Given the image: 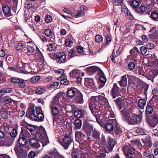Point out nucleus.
I'll return each mask as SVG.
<instances>
[{"label": "nucleus", "instance_id": "nucleus-13", "mask_svg": "<svg viewBox=\"0 0 158 158\" xmlns=\"http://www.w3.org/2000/svg\"><path fill=\"white\" fill-rule=\"evenodd\" d=\"M139 53V51L136 47H134L130 51V53L131 56L132 60L134 62H137L136 57L138 56V53Z\"/></svg>", "mask_w": 158, "mask_h": 158}, {"label": "nucleus", "instance_id": "nucleus-12", "mask_svg": "<svg viewBox=\"0 0 158 158\" xmlns=\"http://www.w3.org/2000/svg\"><path fill=\"white\" fill-rule=\"evenodd\" d=\"M41 112L42 111L40 107H36L35 110L36 114L35 116L36 118H35L34 119H33L32 120L37 121H43L44 116L43 114L41 113Z\"/></svg>", "mask_w": 158, "mask_h": 158}, {"label": "nucleus", "instance_id": "nucleus-45", "mask_svg": "<svg viewBox=\"0 0 158 158\" xmlns=\"http://www.w3.org/2000/svg\"><path fill=\"white\" fill-rule=\"evenodd\" d=\"M75 94V91L72 89H68L67 91V95L70 97H72Z\"/></svg>", "mask_w": 158, "mask_h": 158}, {"label": "nucleus", "instance_id": "nucleus-14", "mask_svg": "<svg viewBox=\"0 0 158 158\" xmlns=\"http://www.w3.org/2000/svg\"><path fill=\"white\" fill-rule=\"evenodd\" d=\"M152 64V72L154 76H152L151 78L149 79L150 80L151 78H153L155 76H156L158 74V60H156L154 61Z\"/></svg>", "mask_w": 158, "mask_h": 158}, {"label": "nucleus", "instance_id": "nucleus-5", "mask_svg": "<svg viewBox=\"0 0 158 158\" xmlns=\"http://www.w3.org/2000/svg\"><path fill=\"white\" fill-rule=\"evenodd\" d=\"M147 121L150 126L154 127L158 124V111L154 113L151 119L147 117Z\"/></svg>", "mask_w": 158, "mask_h": 158}, {"label": "nucleus", "instance_id": "nucleus-26", "mask_svg": "<svg viewBox=\"0 0 158 158\" xmlns=\"http://www.w3.org/2000/svg\"><path fill=\"white\" fill-rule=\"evenodd\" d=\"M102 75L100 76L99 78L100 82L99 86L100 88L102 87L104 85L106 81V78L102 71Z\"/></svg>", "mask_w": 158, "mask_h": 158}, {"label": "nucleus", "instance_id": "nucleus-41", "mask_svg": "<svg viewBox=\"0 0 158 158\" xmlns=\"http://www.w3.org/2000/svg\"><path fill=\"white\" fill-rule=\"evenodd\" d=\"M1 116L4 119L6 118L8 116V114L4 108H2L0 111Z\"/></svg>", "mask_w": 158, "mask_h": 158}, {"label": "nucleus", "instance_id": "nucleus-64", "mask_svg": "<svg viewBox=\"0 0 158 158\" xmlns=\"http://www.w3.org/2000/svg\"><path fill=\"white\" fill-rule=\"evenodd\" d=\"M56 48L55 45L52 44H50L48 46V49L50 51L54 50Z\"/></svg>", "mask_w": 158, "mask_h": 158}, {"label": "nucleus", "instance_id": "nucleus-55", "mask_svg": "<svg viewBox=\"0 0 158 158\" xmlns=\"http://www.w3.org/2000/svg\"><path fill=\"white\" fill-rule=\"evenodd\" d=\"M45 91V90L43 88L39 87L35 89V91L36 94H41L43 93Z\"/></svg>", "mask_w": 158, "mask_h": 158}, {"label": "nucleus", "instance_id": "nucleus-2", "mask_svg": "<svg viewBox=\"0 0 158 158\" xmlns=\"http://www.w3.org/2000/svg\"><path fill=\"white\" fill-rule=\"evenodd\" d=\"M96 100V102L99 104L103 105L106 108L110 107L107 99L105 97L101 95L96 96H93L90 98V101L91 100Z\"/></svg>", "mask_w": 158, "mask_h": 158}, {"label": "nucleus", "instance_id": "nucleus-22", "mask_svg": "<svg viewBox=\"0 0 158 158\" xmlns=\"http://www.w3.org/2000/svg\"><path fill=\"white\" fill-rule=\"evenodd\" d=\"M122 11L125 13L127 18L130 19H132L133 18V17L131 15V12L125 6H122Z\"/></svg>", "mask_w": 158, "mask_h": 158}, {"label": "nucleus", "instance_id": "nucleus-48", "mask_svg": "<svg viewBox=\"0 0 158 158\" xmlns=\"http://www.w3.org/2000/svg\"><path fill=\"white\" fill-rule=\"evenodd\" d=\"M106 153H107V150L104 148H102L100 149V153L101 155V157H105L106 156Z\"/></svg>", "mask_w": 158, "mask_h": 158}, {"label": "nucleus", "instance_id": "nucleus-25", "mask_svg": "<svg viewBox=\"0 0 158 158\" xmlns=\"http://www.w3.org/2000/svg\"><path fill=\"white\" fill-rule=\"evenodd\" d=\"M105 111L106 117L109 118H114V114L110 108L106 109Z\"/></svg>", "mask_w": 158, "mask_h": 158}, {"label": "nucleus", "instance_id": "nucleus-60", "mask_svg": "<svg viewBox=\"0 0 158 158\" xmlns=\"http://www.w3.org/2000/svg\"><path fill=\"white\" fill-rule=\"evenodd\" d=\"M130 125H134V121L133 118V115L129 118L126 121Z\"/></svg>", "mask_w": 158, "mask_h": 158}, {"label": "nucleus", "instance_id": "nucleus-32", "mask_svg": "<svg viewBox=\"0 0 158 158\" xmlns=\"http://www.w3.org/2000/svg\"><path fill=\"white\" fill-rule=\"evenodd\" d=\"M146 104V101L143 99H141L138 102V106L141 109H143Z\"/></svg>", "mask_w": 158, "mask_h": 158}, {"label": "nucleus", "instance_id": "nucleus-20", "mask_svg": "<svg viewBox=\"0 0 158 158\" xmlns=\"http://www.w3.org/2000/svg\"><path fill=\"white\" fill-rule=\"evenodd\" d=\"M112 95L113 98L118 96L119 94V89L116 84H114L111 90Z\"/></svg>", "mask_w": 158, "mask_h": 158}, {"label": "nucleus", "instance_id": "nucleus-9", "mask_svg": "<svg viewBox=\"0 0 158 158\" xmlns=\"http://www.w3.org/2000/svg\"><path fill=\"white\" fill-rule=\"evenodd\" d=\"M154 102L152 100H150L148 102L145 110L146 118L147 117L149 118V115L151 114L153 112V109L155 108Z\"/></svg>", "mask_w": 158, "mask_h": 158}, {"label": "nucleus", "instance_id": "nucleus-62", "mask_svg": "<svg viewBox=\"0 0 158 158\" xmlns=\"http://www.w3.org/2000/svg\"><path fill=\"white\" fill-rule=\"evenodd\" d=\"M147 48L144 46H142L140 48V51L141 53L144 55L147 53Z\"/></svg>", "mask_w": 158, "mask_h": 158}, {"label": "nucleus", "instance_id": "nucleus-34", "mask_svg": "<svg viewBox=\"0 0 158 158\" xmlns=\"http://www.w3.org/2000/svg\"><path fill=\"white\" fill-rule=\"evenodd\" d=\"M64 77H65V76L63 75L60 76V78L61 79L60 81V83L62 85H68L69 83V81L67 79H66Z\"/></svg>", "mask_w": 158, "mask_h": 158}, {"label": "nucleus", "instance_id": "nucleus-51", "mask_svg": "<svg viewBox=\"0 0 158 158\" xmlns=\"http://www.w3.org/2000/svg\"><path fill=\"white\" fill-rule=\"evenodd\" d=\"M40 79V77L39 76H34L31 79L30 81L31 83H35L38 81Z\"/></svg>", "mask_w": 158, "mask_h": 158}, {"label": "nucleus", "instance_id": "nucleus-19", "mask_svg": "<svg viewBox=\"0 0 158 158\" xmlns=\"http://www.w3.org/2000/svg\"><path fill=\"white\" fill-rule=\"evenodd\" d=\"M73 102L78 104H82L83 103L84 100L83 98V95L80 93L77 94V95L73 100Z\"/></svg>", "mask_w": 158, "mask_h": 158}, {"label": "nucleus", "instance_id": "nucleus-15", "mask_svg": "<svg viewBox=\"0 0 158 158\" xmlns=\"http://www.w3.org/2000/svg\"><path fill=\"white\" fill-rule=\"evenodd\" d=\"M121 113L122 115L123 119L124 120L126 121L130 116L131 111L129 109L124 108L121 111Z\"/></svg>", "mask_w": 158, "mask_h": 158}, {"label": "nucleus", "instance_id": "nucleus-53", "mask_svg": "<svg viewBox=\"0 0 158 158\" xmlns=\"http://www.w3.org/2000/svg\"><path fill=\"white\" fill-rule=\"evenodd\" d=\"M76 51L74 50L71 49L68 52V55L70 57H73L76 55Z\"/></svg>", "mask_w": 158, "mask_h": 158}, {"label": "nucleus", "instance_id": "nucleus-44", "mask_svg": "<svg viewBox=\"0 0 158 158\" xmlns=\"http://www.w3.org/2000/svg\"><path fill=\"white\" fill-rule=\"evenodd\" d=\"M78 70L77 69H74L70 72V76L73 78H77L78 75Z\"/></svg>", "mask_w": 158, "mask_h": 158}, {"label": "nucleus", "instance_id": "nucleus-27", "mask_svg": "<svg viewBox=\"0 0 158 158\" xmlns=\"http://www.w3.org/2000/svg\"><path fill=\"white\" fill-rule=\"evenodd\" d=\"M83 129L86 131L91 132L93 130V127L89 123L85 122L84 123Z\"/></svg>", "mask_w": 158, "mask_h": 158}, {"label": "nucleus", "instance_id": "nucleus-43", "mask_svg": "<svg viewBox=\"0 0 158 158\" xmlns=\"http://www.w3.org/2000/svg\"><path fill=\"white\" fill-rule=\"evenodd\" d=\"M141 117L140 116L137 115L135 114H133L134 125L139 123L141 122Z\"/></svg>", "mask_w": 158, "mask_h": 158}, {"label": "nucleus", "instance_id": "nucleus-16", "mask_svg": "<svg viewBox=\"0 0 158 158\" xmlns=\"http://www.w3.org/2000/svg\"><path fill=\"white\" fill-rule=\"evenodd\" d=\"M14 149L17 156L19 154H23V156H26V154H27L26 150L19 145H16Z\"/></svg>", "mask_w": 158, "mask_h": 158}, {"label": "nucleus", "instance_id": "nucleus-10", "mask_svg": "<svg viewBox=\"0 0 158 158\" xmlns=\"http://www.w3.org/2000/svg\"><path fill=\"white\" fill-rule=\"evenodd\" d=\"M36 114L35 106L33 104L30 105L26 113V116L31 119L33 120L35 118V115Z\"/></svg>", "mask_w": 158, "mask_h": 158}, {"label": "nucleus", "instance_id": "nucleus-11", "mask_svg": "<svg viewBox=\"0 0 158 158\" xmlns=\"http://www.w3.org/2000/svg\"><path fill=\"white\" fill-rule=\"evenodd\" d=\"M56 55V61L59 64H63L66 63L67 60L65 53L63 52H60Z\"/></svg>", "mask_w": 158, "mask_h": 158}, {"label": "nucleus", "instance_id": "nucleus-42", "mask_svg": "<svg viewBox=\"0 0 158 158\" xmlns=\"http://www.w3.org/2000/svg\"><path fill=\"white\" fill-rule=\"evenodd\" d=\"M150 17L154 20L158 21V13L156 11L152 12Z\"/></svg>", "mask_w": 158, "mask_h": 158}, {"label": "nucleus", "instance_id": "nucleus-36", "mask_svg": "<svg viewBox=\"0 0 158 158\" xmlns=\"http://www.w3.org/2000/svg\"><path fill=\"white\" fill-rule=\"evenodd\" d=\"M92 136L93 138L96 139V141L99 140L100 137L99 133L95 129L93 131Z\"/></svg>", "mask_w": 158, "mask_h": 158}, {"label": "nucleus", "instance_id": "nucleus-31", "mask_svg": "<svg viewBox=\"0 0 158 158\" xmlns=\"http://www.w3.org/2000/svg\"><path fill=\"white\" fill-rule=\"evenodd\" d=\"M76 137H77L81 140H85L86 138V136L80 131H76L75 132Z\"/></svg>", "mask_w": 158, "mask_h": 158}, {"label": "nucleus", "instance_id": "nucleus-29", "mask_svg": "<svg viewBox=\"0 0 158 158\" xmlns=\"http://www.w3.org/2000/svg\"><path fill=\"white\" fill-rule=\"evenodd\" d=\"M3 12L6 16H10L12 15L10 9L8 6H6L3 7Z\"/></svg>", "mask_w": 158, "mask_h": 158}, {"label": "nucleus", "instance_id": "nucleus-7", "mask_svg": "<svg viewBox=\"0 0 158 158\" xmlns=\"http://www.w3.org/2000/svg\"><path fill=\"white\" fill-rule=\"evenodd\" d=\"M117 126V123L116 119L110 120L106 123L105 126V129L106 131H111L113 130L114 127Z\"/></svg>", "mask_w": 158, "mask_h": 158}, {"label": "nucleus", "instance_id": "nucleus-8", "mask_svg": "<svg viewBox=\"0 0 158 158\" xmlns=\"http://www.w3.org/2000/svg\"><path fill=\"white\" fill-rule=\"evenodd\" d=\"M73 139L69 136L65 135L60 142L65 149H67L69 145L72 142Z\"/></svg>", "mask_w": 158, "mask_h": 158}, {"label": "nucleus", "instance_id": "nucleus-3", "mask_svg": "<svg viewBox=\"0 0 158 158\" xmlns=\"http://www.w3.org/2000/svg\"><path fill=\"white\" fill-rule=\"evenodd\" d=\"M90 98L89 99V108L92 111V113L94 114V116L96 118V120L97 122L99 124L100 122H99V120L98 119V115L96 114H94V112H93V111L94 110H98L99 109H100V107L99 106L97 105H96L95 103V102H96V100H91V101H90Z\"/></svg>", "mask_w": 158, "mask_h": 158}, {"label": "nucleus", "instance_id": "nucleus-21", "mask_svg": "<svg viewBox=\"0 0 158 158\" xmlns=\"http://www.w3.org/2000/svg\"><path fill=\"white\" fill-rule=\"evenodd\" d=\"M19 136L25 138L26 139L30 138L31 137L30 133L25 129H22Z\"/></svg>", "mask_w": 158, "mask_h": 158}, {"label": "nucleus", "instance_id": "nucleus-28", "mask_svg": "<svg viewBox=\"0 0 158 158\" xmlns=\"http://www.w3.org/2000/svg\"><path fill=\"white\" fill-rule=\"evenodd\" d=\"M127 79L126 75L121 77V80L118 81V83L121 87H125L127 84Z\"/></svg>", "mask_w": 158, "mask_h": 158}, {"label": "nucleus", "instance_id": "nucleus-59", "mask_svg": "<svg viewBox=\"0 0 158 158\" xmlns=\"http://www.w3.org/2000/svg\"><path fill=\"white\" fill-rule=\"evenodd\" d=\"M24 80L21 79L20 81L18 83V86L19 87L21 88H24L25 86V83L24 82Z\"/></svg>", "mask_w": 158, "mask_h": 158}, {"label": "nucleus", "instance_id": "nucleus-33", "mask_svg": "<svg viewBox=\"0 0 158 158\" xmlns=\"http://www.w3.org/2000/svg\"><path fill=\"white\" fill-rule=\"evenodd\" d=\"M50 107L53 115H56L58 114L59 110L57 107L52 105H51Z\"/></svg>", "mask_w": 158, "mask_h": 158}, {"label": "nucleus", "instance_id": "nucleus-61", "mask_svg": "<svg viewBox=\"0 0 158 158\" xmlns=\"http://www.w3.org/2000/svg\"><path fill=\"white\" fill-rule=\"evenodd\" d=\"M44 33L46 36L50 37L52 35V32L50 29H47L45 30Z\"/></svg>", "mask_w": 158, "mask_h": 158}, {"label": "nucleus", "instance_id": "nucleus-35", "mask_svg": "<svg viewBox=\"0 0 158 158\" xmlns=\"http://www.w3.org/2000/svg\"><path fill=\"white\" fill-rule=\"evenodd\" d=\"M35 56L36 58L39 61H42L44 59L42 54L40 51L36 52L35 54Z\"/></svg>", "mask_w": 158, "mask_h": 158}, {"label": "nucleus", "instance_id": "nucleus-17", "mask_svg": "<svg viewBox=\"0 0 158 158\" xmlns=\"http://www.w3.org/2000/svg\"><path fill=\"white\" fill-rule=\"evenodd\" d=\"M14 140V138L7 137L2 141L1 144L3 146H10Z\"/></svg>", "mask_w": 158, "mask_h": 158}, {"label": "nucleus", "instance_id": "nucleus-50", "mask_svg": "<svg viewBox=\"0 0 158 158\" xmlns=\"http://www.w3.org/2000/svg\"><path fill=\"white\" fill-rule=\"evenodd\" d=\"M115 102L119 108V110H121L123 106V103L122 100L121 98H119L115 100Z\"/></svg>", "mask_w": 158, "mask_h": 158}, {"label": "nucleus", "instance_id": "nucleus-4", "mask_svg": "<svg viewBox=\"0 0 158 158\" xmlns=\"http://www.w3.org/2000/svg\"><path fill=\"white\" fill-rule=\"evenodd\" d=\"M123 149L126 158H132L135 151L134 149L129 145H125Z\"/></svg>", "mask_w": 158, "mask_h": 158}, {"label": "nucleus", "instance_id": "nucleus-23", "mask_svg": "<svg viewBox=\"0 0 158 158\" xmlns=\"http://www.w3.org/2000/svg\"><path fill=\"white\" fill-rule=\"evenodd\" d=\"M35 46L33 43L32 42L27 43V48L28 53H33L35 51Z\"/></svg>", "mask_w": 158, "mask_h": 158}, {"label": "nucleus", "instance_id": "nucleus-46", "mask_svg": "<svg viewBox=\"0 0 158 158\" xmlns=\"http://www.w3.org/2000/svg\"><path fill=\"white\" fill-rule=\"evenodd\" d=\"M74 115L77 118H83L84 116L83 114L79 110H76L74 113Z\"/></svg>", "mask_w": 158, "mask_h": 158}, {"label": "nucleus", "instance_id": "nucleus-49", "mask_svg": "<svg viewBox=\"0 0 158 158\" xmlns=\"http://www.w3.org/2000/svg\"><path fill=\"white\" fill-rule=\"evenodd\" d=\"M24 92L27 94H30L33 93L34 90L31 88L27 87L24 89Z\"/></svg>", "mask_w": 158, "mask_h": 158}, {"label": "nucleus", "instance_id": "nucleus-37", "mask_svg": "<svg viewBox=\"0 0 158 158\" xmlns=\"http://www.w3.org/2000/svg\"><path fill=\"white\" fill-rule=\"evenodd\" d=\"M74 124L75 128L76 129H80L82 125L81 121L79 119L75 120L74 122Z\"/></svg>", "mask_w": 158, "mask_h": 158}, {"label": "nucleus", "instance_id": "nucleus-54", "mask_svg": "<svg viewBox=\"0 0 158 158\" xmlns=\"http://www.w3.org/2000/svg\"><path fill=\"white\" fill-rule=\"evenodd\" d=\"M139 5V2L137 0L133 1L131 3V6L134 8H137Z\"/></svg>", "mask_w": 158, "mask_h": 158}, {"label": "nucleus", "instance_id": "nucleus-38", "mask_svg": "<svg viewBox=\"0 0 158 158\" xmlns=\"http://www.w3.org/2000/svg\"><path fill=\"white\" fill-rule=\"evenodd\" d=\"M59 83L57 82H54L51 84H48L47 85V88L49 89H55L58 87Z\"/></svg>", "mask_w": 158, "mask_h": 158}, {"label": "nucleus", "instance_id": "nucleus-6", "mask_svg": "<svg viewBox=\"0 0 158 158\" xmlns=\"http://www.w3.org/2000/svg\"><path fill=\"white\" fill-rule=\"evenodd\" d=\"M64 94L62 92H60L57 94L53 98L51 105L54 106L56 105L58 106L61 108H63L64 105L59 103V100H60L61 99L64 98Z\"/></svg>", "mask_w": 158, "mask_h": 158}, {"label": "nucleus", "instance_id": "nucleus-52", "mask_svg": "<svg viewBox=\"0 0 158 158\" xmlns=\"http://www.w3.org/2000/svg\"><path fill=\"white\" fill-rule=\"evenodd\" d=\"M10 134L11 137V138H14L17 135V131L15 129H12L10 131Z\"/></svg>", "mask_w": 158, "mask_h": 158}, {"label": "nucleus", "instance_id": "nucleus-1", "mask_svg": "<svg viewBox=\"0 0 158 158\" xmlns=\"http://www.w3.org/2000/svg\"><path fill=\"white\" fill-rule=\"evenodd\" d=\"M38 130V132L35 135L36 139L32 138L30 141V145L37 148L40 147L39 142L42 143L43 146L48 143V137L44 128L42 126H40Z\"/></svg>", "mask_w": 158, "mask_h": 158}, {"label": "nucleus", "instance_id": "nucleus-56", "mask_svg": "<svg viewBox=\"0 0 158 158\" xmlns=\"http://www.w3.org/2000/svg\"><path fill=\"white\" fill-rule=\"evenodd\" d=\"M26 128L30 131L31 132L35 130V127L34 126L29 124L27 126Z\"/></svg>", "mask_w": 158, "mask_h": 158}, {"label": "nucleus", "instance_id": "nucleus-39", "mask_svg": "<svg viewBox=\"0 0 158 158\" xmlns=\"http://www.w3.org/2000/svg\"><path fill=\"white\" fill-rule=\"evenodd\" d=\"M146 10V8L144 6H141L139 8L135 9V11L141 14L144 13Z\"/></svg>", "mask_w": 158, "mask_h": 158}, {"label": "nucleus", "instance_id": "nucleus-63", "mask_svg": "<svg viewBox=\"0 0 158 158\" xmlns=\"http://www.w3.org/2000/svg\"><path fill=\"white\" fill-rule=\"evenodd\" d=\"M71 156L72 158H78V153L77 152L73 151L71 153Z\"/></svg>", "mask_w": 158, "mask_h": 158}, {"label": "nucleus", "instance_id": "nucleus-18", "mask_svg": "<svg viewBox=\"0 0 158 158\" xmlns=\"http://www.w3.org/2000/svg\"><path fill=\"white\" fill-rule=\"evenodd\" d=\"M85 85L87 88L94 89L95 88V85L92 79H87L85 81Z\"/></svg>", "mask_w": 158, "mask_h": 158}, {"label": "nucleus", "instance_id": "nucleus-30", "mask_svg": "<svg viewBox=\"0 0 158 158\" xmlns=\"http://www.w3.org/2000/svg\"><path fill=\"white\" fill-rule=\"evenodd\" d=\"M85 13L84 11L81 10H77L76 12L72 15V16L75 18H78L83 16L85 15Z\"/></svg>", "mask_w": 158, "mask_h": 158}, {"label": "nucleus", "instance_id": "nucleus-57", "mask_svg": "<svg viewBox=\"0 0 158 158\" xmlns=\"http://www.w3.org/2000/svg\"><path fill=\"white\" fill-rule=\"evenodd\" d=\"M95 39L96 41L98 43H100L102 41L103 37L100 35H97L95 36Z\"/></svg>", "mask_w": 158, "mask_h": 158}, {"label": "nucleus", "instance_id": "nucleus-24", "mask_svg": "<svg viewBox=\"0 0 158 158\" xmlns=\"http://www.w3.org/2000/svg\"><path fill=\"white\" fill-rule=\"evenodd\" d=\"M105 111L106 117L109 118H114V114L110 108L106 109Z\"/></svg>", "mask_w": 158, "mask_h": 158}, {"label": "nucleus", "instance_id": "nucleus-58", "mask_svg": "<svg viewBox=\"0 0 158 158\" xmlns=\"http://www.w3.org/2000/svg\"><path fill=\"white\" fill-rule=\"evenodd\" d=\"M127 67L130 70H133L135 68V64L134 63L132 62H130L128 64Z\"/></svg>", "mask_w": 158, "mask_h": 158}, {"label": "nucleus", "instance_id": "nucleus-40", "mask_svg": "<svg viewBox=\"0 0 158 158\" xmlns=\"http://www.w3.org/2000/svg\"><path fill=\"white\" fill-rule=\"evenodd\" d=\"M18 142L20 145H24L27 143V139L25 138L19 136Z\"/></svg>", "mask_w": 158, "mask_h": 158}, {"label": "nucleus", "instance_id": "nucleus-47", "mask_svg": "<svg viewBox=\"0 0 158 158\" xmlns=\"http://www.w3.org/2000/svg\"><path fill=\"white\" fill-rule=\"evenodd\" d=\"M88 71L92 73H94L96 71L99 70V69L96 66H91L87 68Z\"/></svg>", "mask_w": 158, "mask_h": 158}]
</instances>
